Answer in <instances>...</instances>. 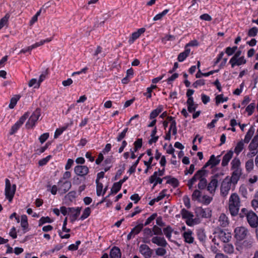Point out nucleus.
Listing matches in <instances>:
<instances>
[{
  "label": "nucleus",
  "mask_w": 258,
  "mask_h": 258,
  "mask_svg": "<svg viewBox=\"0 0 258 258\" xmlns=\"http://www.w3.org/2000/svg\"><path fill=\"white\" fill-rule=\"evenodd\" d=\"M220 156L216 157L212 155L208 161L205 165L200 170H198L194 175L187 181V186L189 190H192L193 188H196V183L198 181V186L200 189H204L207 185L206 177L208 175V171L206 170V168L209 165L211 167L218 165L220 161L219 159Z\"/></svg>",
  "instance_id": "nucleus-1"
},
{
  "label": "nucleus",
  "mask_w": 258,
  "mask_h": 258,
  "mask_svg": "<svg viewBox=\"0 0 258 258\" xmlns=\"http://www.w3.org/2000/svg\"><path fill=\"white\" fill-rule=\"evenodd\" d=\"M231 171V178L233 181V185H235L242 174V169L240 159L237 157L234 158L230 163Z\"/></svg>",
  "instance_id": "nucleus-2"
},
{
  "label": "nucleus",
  "mask_w": 258,
  "mask_h": 258,
  "mask_svg": "<svg viewBox=\"0 0 258 258\" xmlns=\"http://www.w3.org/2000/svg\"><path fill=\"white\" fill-rule=\"evenodd\" d=\"M228 210L232 217L237 216L241 206V201L239 196L236 193L232 194L229 199Z\"/></svg>",
  "instance_id": "nucleus-3"
},
{
  "label": "nucleus",
  "mask_w": 258,
  "mask_h": 258,
  "mask_svg": "<svg viewBox=\"0 0 258 258\" xmlns=\"http://www.w3.org/2000/svg\"><path fill=\"white\" fill-rule=\"evenodd\" d=\"M239 217H246L247 222L251 227L256 228L258 226V216L253 211L242 208L239 213Z\"/></svg>",
  "instance_id": "nucleus-4"
},
{
  "label": "nucleus",
  "mask_w": 258,
  "mask_h": 258,
  "mask_svg": "<svg viewBox=\"0 0 258 258\" xmlns=\"http://www.w3.org/2000/svg\"><path fill=\"white\" fill-rule=\"evenodd\" d=\"M180 214L182 218L185 220L186 224L189 226H192L198 223L197 219L194 218V214L190 211L186 210L185 209H182L181 210Z\"/></svg>",
  "instance_id": "nucleus-5"
},
{
  "label": "nucleus",
  "mask_w": 258,
  "mask_h": 258,
  "mask_svg": "<svg viewBox=\"0 0 258 258\" xmlns=\"http://www.w3.org/2000/svg\"><path fill=\"white\" fill-rule=\"evenodd\" d=\"M5 182L6 186L5 192L6 198L9 200L10 202H11L13 199L16 192V184H13L12 187L10 180L7 178L6 179Z\"/></svg>",
  "instance_id": "nucleus-6"
},
{
  "label": "nucleus",
  "mask_w": 258,
  "mask_h": 258,
  "mask_svg": "<svg viewBox=\"0 0 258 258\" xmlns=\"http://www.w3.org/2000/svg\"><path fill=\"white\" fill-rule=\"evenodd\" d=\"M232 184H233V181L229 176H227L223 179L220 187V192L222 196L224 197L227 196L231 189Z\"/></svg>",
  "instance_id": "nucleus-7"
},
{
  "label": "nucleus",
  "mask_w": 258,
  "mask_h": 258,
  "mask_svg": "<svg viewBox=\"0 0 258 258\" xmlns=\"http://www.w3.org/2000/svg\"><path fill=\"white\" fill-rule=\"evenodd\" d=\"M234 237L238 241L244 239L248 234V230L244 227H237L234 229Z\"/></svg>",
  "instance_id": "nucleus-8"
},
{
  "label": "nucleus",
  "mask_w": 258,
  "mask_h": 258,
  "mask_svg": "<svg viewBox=\"0 0 258 258\" xmlns=\"http://www.w3.org/2000/svg\"><path fill=\"white\" fill-rule=\"evenodd\" d=\"M40 116V109L37 108L32 114L29 117L28 121L26 124V126L27 128H33L39 119Z\"/></svg>",
  "instance_id": "nucleus-9"
},
{
  "label": "nucleus",
  "mask_w": 258,
  "mask_h": 258,
  "mask_svg": "<svg viewBox=\"0 0 258 258\" xmlns=\"http://www.w3.org/2000/svg\"><path fill=\"white\" fill-rule=\"evenodd\" d=\"M29 113L25 112L11 127L9 134L10 135H14L20 128L22 125L24 123L26 119L29 117Z\"/></svg>",
  "instance_id": "nucleus-10"
},
{
  "label": "nucleus",
  "mask_w": 258,
  "mask_h": 258,
  "mask_svg": "<svg viewBox=\"0 0 258 258\" xmlns=\"http://www.w3.org/2000/svg\"><path fill=\"white\" fill-rule=\"evenodd\" d=\"M258 148V130L257 132V135H255L251 142L248 146V149L250 151V153H248L247 156L248 157H252L255 156L257 153V149Z\"/></svg>",
  "instance_id": "nucleus-11"
},
{
  "label": "nucleus",
  "mask_w": 258,
  "mask_h": 258,
  "mask_svg": "<svg viewBox=\"0 0 258 258\" xmlns=\"http://www.w3.org/2000/svg\"><path fill=\"white\" fill-rule=\"evenodd\" d=\"M181 235L185 243L189 244H196L194 237V233L191 230L188 229V230H187L186 232H183L181 233Z\"/></svg>",
  "instance_id": "nucleus-12"
},
{
  "label": "nucleus",
  "mask_w": 258,
  "mask_h": 258,
  "mask_svg": "<svg viewBox=\"0 0 258 258\" xmlns=\"http://www.w3.org/2000/svg\"><path fill=\"white\" fill-rule=\"evenodd\" d=\"M246 59L244 56L240 57H232L230 60L229 63L231 64V68H234L236 66H239L245 64L246 63Z\"/></svg>",
  "instance_id": "nucleus-13"
},
{
  "label": "nucleus",
  "mask_w": 258,
  "mask_h": 258,
  "mask_svg": "<svg viewBox=\"0 0 258 258\" xmlns=\"http://www.w3.org/2000/svg\"><path fill=\"white\" fill-rule=\"evenodd\" d=\"M89 172V168L86 165H77L74 168L75 173L80 177H85Z\"/></svg>",
  "instance_id": "nucleus-14"
},
{
  "label": "nucleus",
  "mask_w": 258,
  "mask_h": 258,
  "mask_svg": "<svg viewBox=\"0 0 258 258\" xmlns=\"http://www.w3.org/2000/svg\"><path fill=\"white\" fill-rule=\"evenodd\" d=\"M58 190L62 193L65 194L68 191L72 186L71 182L69 180L63 181L60 179L58 182Z\"/></svg>",
  "instance_id": "nucleus-15"
},
{
  "label": "nucleus",
  "mask_w": 258,
  "mask_h": 258,
  "mask_svg": "<svg viewBox=\"0 0 258 258\" xmlns=\"http://www.w3.org/2000/svg\"><path fill=\"white\" fill-rule=\"evenodd\" d=\"M218 181L217 176L213 177L210 182L207 184L205 187H207V190L211 194L213 195L215 192L216 189L218 186Z\"/></svg>",
  "instance_id": "nucleus-16"
},
{
  "label": "nucleus",
  "mask_w": 258,
  "mask_h": 258,
  "mask_svg": "<svg viewBox=\"0 0 258 258\" xmlns=\"http://www.w3.org/2000/svg\"><path fill=\"white\" fill-rule=\"evenodd\" d=\"M81 208L79 207L77 208H69V215L71 221L73 222L76 220L79 217Z\"/></svg>",
  "instance_id": "nucleus-17"
},
{
  "label": "nucleus",
  "mask_w": 258,
  "mask_h": 258,
  "mask_svg": "<svg viewBox=\"0 0 258 258\" xmlns=\"http://www.w3.org/2000/svg\"><path fill=\"white\" fill-rule=\"evenodd\" d=\"M140 251L145 258H150L153 253V250L146 244H141L140 246Z\"/></svg>",
  "instance_id": "nucleus-18"
},
{
  "label": "nucleus",
  "mask_w": 258,
  "mask_h": 258,
  "mask_svg": "<svg viewBox=\"0 0 258 258\" xmlns=\"http://www.w3.org/2000/svg\"><path fill=\"white\" fill-rule=\"evenodd\" d=\"M196 213L198 216L201 218H208L211 216V211L208 208H198L196 209Z\"/></svg>",
  "instance_id": "nucleus-19"
},
{
  "label": "nucleus",
  "mask_w": 258,
  "mask_h": 258,
  "mask_svg": "<svg viewBox=\"0 0 258 258\" xmlns=\"http://www.w3.org/2000/svg\"><path fill=\"white\" fill-rule=\"evenodd\" d=\"M143 227V224H139L136 226L134 228L132 229L131 232L127 235V240L131 239L132 238H134L135 235L138 234L142 231Z\"/></svg>",
  "instance_id": "nucleus-20"
},
{
  "label": "nucleus",
  "mask_w": 258,
  "mask_h": 258,
  "mask_svg": "<svg viewBox=\"0 0 258 258\" xmlns=\"http://www.w3.org/2000/svg\"><path fill=\"white\" fill-rule=\"evenodd\" d=\"M218 237L224 243L228 242L231 238V233L223 230L218 232Z\"/></svg>",
  "instance_id": "nucleus-21"
},
{
  "label": "nucleus",
  "mask_w": 258,
  "mask_h": 258,
  "mask_svg": "<svg viewBox=\"0 0 258 258\" xmlns=\"http://www.w3.org/2000/svg\"><path fill=\"white\" fill-rule=\"evenodd\" d=\"M152 243L161 247H166L167 245L165 239L163 236H154L151 240Z\"/></svg>",
  "instance_id": "nucleus-22"
},
{
  "label": "nucleus",
  "mask_w": 258,
  "mask_h": 258,
  "mask_svg": "<svg viewBox=\"0 0 258 258\" xmlns=\"http://www.w3.org/2000/svg\"><path fill=\"white\" fill-rule=\"evenodd\" d=\"M145 29L142 28L138 29L137 31L133 33L129 38L128 41V43L130 44H133L136 39L140 37L141 34H143L145 32Z\"/></svg>",
  "instance_id": "nucleus-23"
},
{
  "label": "nucleus",
  "mask_w": 258,
  "mask_h": 258,
  "mask_svg": "<svg viewBox=\"0 0 258 258\" xmlns=\"http://www.w3.org/2000/svg\"><path fill=\"white\" fill-rule=\"evenodd\" d=\"M167 119L168 121L170 122V127L169 130V132L170 133L172 132L173 135H176L177 134V127H176V122L174 118L171 116H169L167 117Z\"/></svg>",
  "instance_id": "nucleus-24"
},
{
  "label": "nucleus",
  "mask_w": 258,
  "mask_h": 258,
  "mask_svg": "<svg viewBox=\"0 0 258 258\" xmlns=\"http://www.w3.org/2000/svg\"><path fill=\"white\" fill-rule=\"evenodd\" d=\"M163 179L159 177H158V172L155 171L153 174L149 178V182L150 183H154L153 187H155L157 184H161Z\"/></svg>",
  "instance_id": "nucleus-25"
},
{
  "label": "nucleus",
  "mask_w": 258,
  "mask_h": 258,
  "mask_svg": "<svg viewBox=\"0 0 258 258\" xmlns=\"http://www.w3.org/2000/svg\"><path fill=\"white\" fill-rule=\"evenodd\" d=\"M219 225L222 227H227L229 224L228 217L224 213L221 214L218 219Z\"/></svg>",
  "instance_id": "nucleus-26"
},
{
  "label": "nucleus",
  "mask_w": 258,
  "mask_h": 258,
  "mask_svg": "<svg viewBox=\"0 0 258 258\" xmlns=\"http://www.w3.org/2000/svg\"><path fill=\"white\" fill-rule=\"evenodd\" d=\"M233 155V152L229 151L224 155L221 162L222 166L225 167L228 165L230 160L232 158Z\"/></svg>",
  "instance_id": "nucleus-27"
},
{
  "label": "nucleus",
  "mask_w": 258,
  "mask_h": 258,
  "mask_svg": "<svg viewBox=\"0 0 258 258\" xmlns=\"http://www.w3.org/2000/svg\"><path fill=\"white\" fill-rule=\"evenodd\" d=\"M110 258H120L121 252L120 249L116 246H114L110 250Z\"/></svg>",
  "instance_id": "nucleus-28"
},
{
  "label": "nucleus",
  "mask_w": 258,
  "mask_h": 258,
  "mask_svg": "<svg viewBox=\"0 0 258 258\" xmlns=\"http://www.w3.org/2000/svg\"><path fill=\"white\" fill-rule=\"evenodd\" d=\"M190 52V49L188 48L185 47V50L183 52L179 54L177 59L179 61L182 62L189 55Z\"/></svg>",
  "instance_id": "nucleus-29"
},
{
  "label": "nucleus",
  "mask_w": 258,
  "mask_h": 258,
  "mask_svg": "<svg viewBox=\"0 0 258 258\" xmlns=\"http://www.w3.org/2000/svg\"><path fill=\"white\" fill-rule=\"evenodd\" d=\"M244 148V142L241 140L237 142L234 149V152L238 155Z\"/></svg>",
  "instance_id": "nucleus-30"
},
{
  "label": "nucleus",
  "mask_w": 258,
  "mask_h": 258,
  "mask_svg": "<svg viewBox=\"0 0 258 258\" xmlns=\"http://www.w3.org/2000/svg\"><path fill=\"white\" fill-rule=\"evenodd\" d=\"M164 107L162 105L158 106L156 109L153 110L150 114L151 117L156 118L159 115V114L163 110Z\"/></svg>",
  "instance_id": "nucleus-31"
},
{
  "label": "nucleus",
  "mask_w": 258,
  "mask_h": 258,
  "mask_svg": "<svg viewBox=\"0 0 258 258\" xmlns=\"http://www.w3.org/2000/svg\"><path fill=\"white\" fill-rule=\"evenodd\" d=\"M157 132V129L156 126H155L154 129L152 131L151 134V139L149 141V143L150 145H152L153 143H156L158 141L159 137L156 136V134Z\"/></svg>",
  "instance_id": "nucleus-32"
},
{
  "label": "nucleus",
  "mask_w": 258,
  "mask_h": 258,
  "mask_svg": "<svg viewBox=\"0 0 258 258\" xmlns=\"http://www.w3.org/2000/svg\"><path fill=\"white\" fill-rule=\"evenodd\" d=\"M223 250L225 252L228 254H232L234 252V248L233 245L228 242L225 243L223 245Z\"/></svg>",
  "instance_id": "nucleus-33"
},
{
  "label": "nucleus",
  "mask_w": 258,
  "mask_h": 258,
  "mask_svg": "<svg viewBox=\"0 0 258 258\" xmlns=\"http://www.w3.org/2000/svg\"><path fill=\"white\" fill-rule=\"evenodd\" d=\"M197 187H198L197 186ZM200 189L198 187V189H195L191 196L192 200L194 201H199L200 200V199L201 198L202 196V192L201 191Z\"/></svg>",
  "instance_id": "nucleus-34"
},
{
  "label": "nucleus",
  "mask_w": 258,
  "mask_h": 258,
  "mask_svg": "<svg viewBox=\"0 0 258 258\" xmlns=\"http://www.w3.org/2000/svg\"><path fill=\"white\" fill-rule=\"evenodd\" d=\"M69 126V124L67 123V124H66L64 126L57 128L54 133V138L55 139L57 138L61 134H62V133L64 131H66L68 128Z\"/></svg>",
  "instance_id": "nucleus-35"
},
{
  "label": "nucleus",
  "mask_w": 258,
  "mask_h": 258,
  "mask_svg": "<svg viewBox=\"0 0 258 258\" xmlns=\"http://www.w3.org/2000/svg\"><path fill=\"white\" fill-rule=\"evenodd\" d=\"M163 233L165 236L168 238L169 240H170L171 238V234L173 231V229L170 226H168L166 227L163 228Z\"/></svg>",
  "instance_id": "nucleus-36"
},
{
  "label": "nucleus",
  "mask_w": 258,
  "mask_h": 258,
  "mask_svg": "<svg viewBox=\"0 0 258 258\" xmlns=\"http://www.w3.org/2000/svg\"><path fill=\"white\" fill-rule=\"evenodd\" d=\"M254 167L253 161L252 159H250L246 161L245 164V168L246 172H251Z\"/></svg>",
  "instance_id": "nucleus-37"
},
{
  "label": "nucleus",
  "mask_w": 258,
  "mask_h": 258,
  "mask_svg": "<svg viewBox=\"0 0 258 258\" xmlns=\"http://www.w3.org/2000/svg\"><path fill=\"white\" fill-rule=\"evenodd\" d=\"M197 238L201 242H205L206 239V235L203 230L200 229L197 233Z\"/></svg>",
  "instance_id": "nucleus-38"
},
{
  "label": "nucleus",
  "mask_w": 258,
  "mask_h": 258,
  "mask_svg": "<svg viewBox=\"0 0 258 258\" xmlns=\"http://www.w3.org/2000/svg\"><path fill=\"white\" fill-rule=\"evenodd\" d=\"M228 99V97H224L223 94L218 95L215 97L216 104L218 105L221 103H223L225 101H227Z\"/></svg>",
  "instance_id": "nucleus-39"
},
{
  "label": "nucleus",
  "mask_w": 258,
  "mask_h": 258,
  "mask_svg": "<svg viewBox=\"0 0 258 258\" xmlns=\"http://www.w3.org/2000/svg\"><path fill=\"white\" fill-rule=\"evenodd\" d=\"M53 222V220L49 217H42L39 220V226H41L46 223H50Z\"/></svg>",
  "instance_id": "nucleus-40"
},
{
  "label": "nucleus",
  "mask_w": 258,
  "mask_h": 258,
  "mask_svg": "<svg viewBox=\"0 0 258 258\" xmlns=\"http://www.w3.org/2000/svg\"><path fill=\"white\" fill-rule=\"evenodd\" d=\"M21 225L24 229H26L28 227L27 217L25 215H23L21 216Z\"/></svg>",
  "instance_id": "nucleus-41"
},
{
  "label": "nucleus",
  "mask_w": 258,
  "mask_h": 258,
  "mask_svg": "<svg viewBox=\"0 0 258 258\" xmlns=\"http://www.w3.org/2000/svg\"><path fill=\"white\" fill-rule=\"evenodd\" d=\"M253 133H254V129L252 127H251L249 129V130L248 131V132H247V133L245 136V138H244V142L245 143H248L249 142L251 138L252 137V136L253 135Z\"/></svg>",
  "instance_id": "nucleus-42"
},
{
  "label": "nucleus",
  "mask_w": 258,
  "mask_h": 258,
  "mask_svg": "<svg viewBox=\"0 0 258 258\" xmlns=\"http://www.w3.org/2000/svg\"><path fill=\"white\" fill-rule=\"evenodd\" d=\"M121 186L120 183L118 182H115L111 189L112 193L114 194H117L121 189Z\"/></svg>",
  "instance_id": "nucleus-43"
},
{
  "label": "nucleus",
  "mask_w": 258,
  "mask_h": 258,
  "mask_svg": "<svg viewBox=\"0 0 258 258\" xmlns=\"http://www.w3.org/2000/svg\"><path fill=\"white\" fill-rule=\"evenodd\" d=\"M91 212V210L90 208H86L84 210L82 216H81V219L83 220L88 218L90 216Z\"/></svg>",
  "instance_id": "nucleus-44"
},
{
  "label": "nucleus",
  "mask_w": 258,
  "mask_h": 258,
  "mask_svg": "<svg viewBox=\"0 0 258 258\" xmlns=\"http://www.w3.org/2000/svg\"><path fill=\"white\" fill-rule=\"evenodd\" d=\"M169 12L168 9L164 10L162 13L156 15L153 18V20L156 21L161 20Z\"/></svg>",
  "instance_id": "nucleus-45"
},
{
  "label": "nucleus",
  "mask_w": 258,
  "mask_h": 258,
  "mask_svg": "<svg viewBox=\"0 0 258 258\" xmlns=\"http://www.w3.org/2000/svg\"><path fill=\"white\" fill-rule=\"evenodd\" d=\"M212 199V198L210 197L209 196L207 195H204L203 196H201V198L200 199V200H199V202L208 205L211 202Z\"/></svg>",
  "instance_id": "nucleus-46"
},
{
  "label": "nucleus",
  "mask_w": 258,
  "mask_h": 258,
  "mask_svg": "<svg viewBox=\"0 0 258 258\" xmlns=\"http://www.w3.org/2000/svg\"><path fill=\"white\" fill-rule=\"evenodd\" d=\"M142 139H138L134 143V151L137 152L142 146Z\"/></svg>",
  "instance_id": "nucleus-47"
},
{
  "label": "nucleus",
  "mask_w": 258,
  "mask_h": 258,
  "mask_svg": "<svg viewBox=\"0 0 258 258\" xmlns=\"http://www.w3.org/2000/svg\"><path fill=\"white\" fill-rule=\"evenodd\" d=\"M9 18L10 15L8 14H7L0 20V29H1L7 23Z\"/></svg>",
  "instance_id": "nucleus-48"
},
{
  "label": "nucleus",
  "mask_w": 258,
  "mask_h": 258,
  "mask_svg": "<svg viewBox=\"0 0 258 258\" xmlns=\"http://www.w3.org/2000/svg\"><path fill=\"white\" fill-rule=\"evenodd\" d=\"M19 99L20 97L18 96L12 98L9 106V108L11 109L14 108Z\"/></svg>",
  "instance_id": "nucleus-49"
},
{
  "label": "nucleus",
  "mask_w": 258,
  "mask_h": 258,
  "mask_svg": "<svg viewBox=\"0 0 258 258\" xmlns=\"http://www.w3.org/2000/svg\"><path fill=\"white\" fill-rule=\"evenodd\" d=\"M255 105L254 103H251L246 108V111L248 115H251L254 111Z\"/></svg>",
  "instance_id": "nucleus-50"
},
{
  "label": "nucleus",
  "mask_w": 258,
  "mask_h": 258,
  "mask_svg": "<svg viewBox=\"0 0 258 258\" xmlns=\"http://www.w3.org/2000/svg\"><path fill=\"white\" fill-rule=\"evenodd\" d=\"M152 229L153 231V234L154 235H162L163 234L161 228H160L157 225H154Z\"/></svg>",
  "instance_id": "nucleus-51"
},
{
  "label": "nucleus",
  "mask_w": 258,
  "mask_h": 258,
  "mask_svg": "<svg viewBox=\"0 0 258 258\" xmlns=\"http://www.w3.org/2000/svg\"><path fill=\"white\" fill-rule=\"evenodd\" d=\"M166 183L171 184L174 187H177L179 184V182L178 180L175 178H171L169 179L167 181Z\"/></svg>",
  "instance_id": "nucleus-52"
},
{
  "label": "nucleus",
  "mask_w": 258,
  "mask_h": 258,
  "mask_svg": "<svg viewBox=\"0 0 258 258\" xmlns=\"http://www.w3.org/2000/svg\"><path fill=\"white\" fill-rule=\"evenodd\" d=\"M157 214L156 213L153 214L146 220L145 223L143 224L144 226H146L151 223L157 218Z\"/></svg>",
  "instance_id": "nucleus-53"
},
{
  "label": "nucleus",
  "mask_w": 258,
  "mask_h": 258,
  "mask_svg": "<svg viewBox=\"0 0 258 258\" xmlns=\"http://www.w3.org/2000/svg\"><path fill=\"white\" fill-rule=\"evenodd\" d=\"M96 183L97 184L96 190H97V195L98 196H100L102 194V189H103V184L99 181H96Z\"/></svg>",
  "instance_id": "nucleus-54"
},
{
  "label": "nucleus",
  "mask_w": 258,
  "mask_h": 258,
  "mask_svg": "<svg viewBox=\"0 0 258 258\" xmlns=\"http://www.w3.org/2000/svg\"><path fill=\"white\" fill-rule=\"evenodd\" d=\"M51 158V156L48 155L46 158L40 160L38 162L39 165L42 166L46 165Z\"/></svg>",
  "instance_id": "nucleus-55"
},
{
  "label": "nucleus",
  "mask_w": 258,
  "mask_h": 258,
  "mask_svg": "<svg viewBox=\"0 0 258 258\" xmlns=\"http://www.w3.org/2000/svg\"><path fill=\"white\" fill-rule=\"evenodd\" d=\"M258 32V30L256 27H252L250 29L248 32V35L249 37H254L255 36Z\"/></svg>",
  "instance_id": "nucleus-56"
},
{
  "label": "nucleus",
  "mask_w": 258,
  "mask_h": 258,
  "mask_svg": "<svg viewBox=\"0 0 258 258\" xmlns=\"http://www.w3.org/2000/svg\"><path fill=\"white\" fill-rule=\"evenodd\" d=\"M167 190L163 189L159 194V196L156 198V200L158 201H161L165 197L167 196Z\"/></svg>",
  "instance_id": "nucleus-57"
},
{
  "label": "nucleus",
  "mask_w": 258,
  "mask_h": 258,
  "mask_svg": "<svg viewBox=\"0 0 258 258\" xmlns=\"http://www.w3.org/2000/svg\"><path fill=\"white\" fill-rule=\"evenodd\" d=\"M128 131V128H125L120 134L118 135L117 137V141L120 142L126 136V134Z\"/></svg>",
  "instance_id": "nucleus-58"
},
{
  "label": "nucleus",
  "mask_w": 258,
  "mask_h": 258,
  "mask_svg": "<svg viewBox=\"0 0 258 258\" xmlns=\"http://www.w3.org/2000/svg\"><path fill=\"white\" fill-rule=\"evenodd\" d=\"M205 84V81L203 79H200L196 81L193 83L192 86L194 88H197L198 86H203Z\"/></svg>",
  "instance_id": "nucleus-59"
},
{
  "label": "nucleus",
  "mask_w": 258,
  "mask_h": 258,
  "mask_svg": "<svg viewBox=\"0 0 258 258\" xmlns=\"http://www.w3.org/2000/svg\"><path fill=\"white\" fill-rule=\"evenodd\" d=\"M49 133H44L42 135H41L39 138V140L40 143L41 144H42L44 142H45L49 138Z\"/></svg>",
  "instance_id": "nucleus-60"
},
{
  "label": "nucleus",
  "mask_w": 258,
  "mask_h": 258,
  "mask_svg": "<svg viewBox=\"0 0 258 258\" xmlns=\"http://www.w3.org/2000/svg\"><path fill=\"white\" fill-rule=\"evenodd\" d=\"M258 180V176L256 175H250L249 178H248V183L250 184H254Z\"/></svg>",
  "instance_id": "nucleus-61"
},
{
  "label": "nucleus",
  "mask_w": 258,
  "mask_h": 258,
  "mask_svg": "<svg viewBox=\"0 0 258 258\" xmlns=\"http://www.w3.org/2000/svg\"><path fill=\"white\" fill-rule=\"evenodd\" d=\"M143 232L145 236L151 237L153 235L152 229L149 228H145Z\"/></svg>",
  "instance_id": "nucleus-62"
},
{
  "label": "nucleus",
  "mask_w": 258,
  "mask_h": 258,
  "mask_svg": "<svg viewBox=\"0 0 258 258\" xmlns=\"http://www.w3.org/2000/svg\"><path fill=\"white\" fill-rule=\"evenodd\" d=\"M166 252V250L163 248H158L156 250V253L159 256H163L165 254Z\"/></svg>",
  "instance_id": "nucleus-63"
},
{
  "label": "nucleus",
  "mask_w": 258,
  "mask_h": 258,
  "mask_svg": "<svg viewBox=\"0 0 258 258\" xmlns=\"http://www.w3.org/2000/svg\"><path fill=\"white\" fill-rule=\"evenodd\" d=\"M200 18L201 20L210 21L212 20L211 17L208 14H204L200 16Z\"/></svg>",
  "instance_id": "nucleus-64"
}]
</instances>
